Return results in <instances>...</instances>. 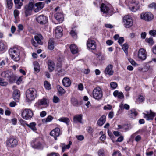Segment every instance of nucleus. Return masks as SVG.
I'll return each mask as SVG.
<instances>
[{
	"label": "nucleus",
	"instance_id": "nucleus-1",
	"mask_svg": "<svg viewBox=\"0 0 156 156\" xmlns=\"http://www.w3.org/2000/svg\"><path fill=\"white\" fill-rule=\"evenodd\" d=\"M21 49V48L17 47L11 48L9 49V53L12 59L16 62L20 60Z\"/></svg>",
	"mask_w": 156,
	"mask_h": 156
},
{
	"label": "nucleus",
	"instance_id": "nucleus-2",
	"mask_svg": "<svg viewBox=\"0 0 156 156\" xmlns=\"http://www.w3.org/2000/svg\"><path fill=\"white\" fill-rule=\"evenodd\" d=\"M31 145L35 149H42L44 147L43 140L40 137L34 138L31 142Z\"/></svg>",
	"mask_w": 156,
	"mask_h": 156
},
{
	"label": "nucleus",
	"instance_id": "nucleus-3",
	"mask_svg": "<svg viewBox=\"0 0 156 156\" xmlns=\"http://www.w3.org/2000/svg\"><path fill=\"white\" fill-rule=\"evenodd\" d=\"M37 97V91L34 88H30L26 91V97L27 101L33 100Z\"/></svg>",
	"mask_w": 156,
	"mask_h": 156
},
{
	"label": "nucleus",
	"instance_id": "nucleus-4",
	"mask_svg": "<svg viewBox=\"0 0 156 156\" xmlns=\"http://www.w3.org/2000/svg\"><path fill=\"white\" fill-rule=\"evenodd\" d=\"M93 97L96 100H100L103 96V93L101 88L99 87L94 88L92 92Z\"/></svg>",
	"mask_w": 156,
	"mask_h": 156
},
{
	"label": "nucleus",
	"instance_id": "nucleus-5",
	"mask_svg": "<svg viewBox=\"0 0 156 156\" xmlns=\"http://www.w3.org/2000/svg\"><path fill=\"white\" fill-rule=\"evenodd\" d=\"M18 144V140L13 137L9 138L6 141V146L8 147L14 148L16 147Z\"/></svg>",
	"mask_w": 156,
	"mask_h": 156
},
{
	"label": "nucleus",
	"instance_id": "nucleus-6",
	"mask_svg": "<svg viewBox=\"0 0 156 156\" xmlns=\"http://www.w3.org/2000/svg\"><path fill=\"white\" fill-rule=\"evenodd\" d=\"M33 114L31 110L29 109H26L23 111L21 115L23 119L28 120L32 118Z\"/></svg>",
	"mask_w": 156,
	"mask_h": 156
},
{
	"label": "nucleus",
	"instance_id": "nucleus-7",
	"mask_svg": "<svg viewBox=\"0 0 156 156\" xmlns=\"http://www.w3.org/2000/svg\"><path fill=\"white\" fill-rule=\"evenodd\" d=\"M123 22L126 28H129L133 25V22L132 18L129 16L127 15L124 17Z\"/></svg>",
	"mask_w": 156,
	"mask_h": 156
},
{
	"label": "nucleus",
	"instance_id": "nucleus-8",
	"mask_svg": "<svg viewBox=\"0 0 156 156\" xmlns=\"http://www.w3.org/2000/svg\"><path fill=\"white\" fill-rule=\"evenodd\" d=\"M2 76L3 77L7 78V80L10 82H12L15 79V76L13 73L11 71H7L2 73Z\"/></svg>",
	"mask_w": 156,
	"mask_h": 156
},
{
	"label": "nucleus",
	"instance_id": "nucleus-9",
	"mask_svg": "<svg viewBox=\"0 0 156 156\" xmlns=\"http://www.w3.org/2000/svg\"><path fill=\"white\" fill-rule=\"evenodd\" d=\"M153 17V14L149 12H143L140 14V19L147 21H151Z\"/></svg>",
	"mask_w": 156,
	"mask_h": 156
},
{
	"label": "nucleus",
	"instance_id": "nucleus-10",
	"mask_svg": "<svg viewBox=\"0 0 156 156\" xmlns=\"http://www.w3.org/2000/svg\"><path fill=\"white\" fill-rule=\"evenodd\" d=\"M101 11L103 14H106L107 16H110L112 14H110L111 11L108 6L104 3H102L100 7Z\"/></svg>",
	"mask_w": 156,
	"mask_h": 156
},
{
	"label": "nucleus",
	"instance_id": "nucleus-11",
	"mask_svg": "<svg viewBox=\"0 0 156 156\" xmlns=\"http://www.w3.org/2000/svg\"><path fill=\"white\" fill-rule=\"evenodd\" d=\"M34 4L33 3L31 2L29 3L28 5H26L25 6V13L26 16L27 17L30 15L31 11L34 8Z\"/></svg>",
	"mask_w": 156,
	"mask_h": 156
},
{
	"label": "nucleus",
	"instance_id": "nucleus-12",
	"mask_svg": "<svg viewBox=\"0 0 156 156\" xmlns=\"http://www.w3.org/2000/svg\"><path fill=\"white\" fill-rule=\"evenodd\" d=\"M12 89L14 90L13 93V98L14 100L17 102L19 101L20 97V91L16 89L15 86L12 87Z\"/></svg>",
	"mask_w": 156,
	"mask_h": 156
},
{
	"label": "nucleus",
	"instance_id": "nucleus-13",
	"mask_svg": "<svg viewBox=\"0 0 156 156\" xmlns=\"http://www.w3.org/2000/svg\"><path fill=\"white\" fill-rule=\"evenodd\" d=\"M37 21L41 25L45 24L47 23L48 20L45 16L41 15L38 16L37 18Z\"/></svg>",
	"mask_w": 156,
	"mask_h": 156
},
{
	"label": "nucleus",
	"instance_id": "nucleus-14",
	"mask_svg": "<svg viewBox=\"0 0 156 156\" xmlns=\"http://www.w3.org/2000/svg\"><path fill=\"white\" fill-rule=\"evenodd\" d=\"M138 58L141 60H145L147 57L146 51L143 48L140 49L138 52Z\"/></svg>",
	"mask_w": 156,
	"mask_h": 156
},
{
	"label": "nucleus",
	"instance_id": "nucleus-15",
	"mask_svg": "<svg viewBox=\"0 0 156 156\" xmlns=\"http://www.w3.org/2000/svg\"><path fill=\"white\" fill-rule=\"evenodd\" d=\"M87 47L89 49L94 50L96 48V44L94 41L89 39L87 44Z\"/></svg>",
	"mask_w": 156,
	"mask_h": 156
},
{
	"label": "nucleus",
	"instance_id": "nucleus-16",
	"mask_svg": "<svg viewBox=\"0 0 156 156\" xmlns=\"http://www.w3.org/2000/svg\"><path fill=\"white\" fill-rule=\"evenodd\" d=\"M131 3L133 5L129 7V9L132 11L135 12L140 8L138 5L139 2L136 1H132Z\"/></svg>",
	"mask_w": 156,
	"mask_h": 156
},
{
	"label": "nucleus",
	"instance_id": "nucleus-17",
	"mask_svg": "<svg viewBox=\"0 0 156 156\" xmlns=\"http://www.w3.org/2000/svg\"><path fill=\"white\" fill-rule=\"evenodd\" d=\"M44 6V2H40L37 3L35 4V6H34V10L35 12H38L41 9H42Z\"/></svg>",
	"mask_w": 156,
	"mask_h": 156
},
{
	"label": "nucleus",
	"instance_id": "nucleus-18",
	"mask_svg": "<svg viewBox=\"0 0 156 156\" xmlns=\"http://www.w3.org/2000/svg\"><path fill=\"white\" fill-rule=\"evenodd\" d=\"M113 67V66L112 65H108L104 71L105 74L109 76L112 75L114 73V71L112 70Z\"/></svg>",
	"mask_w": 156,
	"mask_h": 156
},
{
	"label": "nucleus",
	"instance_id": "nucleus-19",
	"mask_svg": "<svg viewBox=\"0 0 156 156\" xmlns=\"http://www.w3.org/2000/svg\"><path fill=\"white\" fill-rule=\"evenodd\" d=\"M61 134L60 129L58 128H56L52 130L50 133V135L53 136L55 140L57 139V137L58 136Z\"/></svg>",
	"mask_w": 156,
	"mask_h": 156
},
{
	"label": "nucleus",
	"instance_id": "nucleus-20",
	"mask_svg": "<svg viewBox=\"0 0 156 156\" xmlns=\"http://www.w3.org/2000/svg\"><path fill=\"white\" fill-rule=\"evenodd\" d=\"M144 118H146V119L148 120H152L153 118L155 116V114L150 110V112H147V113H143Z\"/></svg>",
	"mask_w": 156,
	"mask_h": 156
},
{
	"label": "nucleus",
	"instance_id": "nucleus-21",
	"mask_svg": "<svg viewBox=\"0 0 156 156\" xmlns=\"http://www.w3.org/2000/svg\"><path fill=\"white\" fill-rule=\"evenodd\" d=\"M23 122V125L25 124L27 127L30 128L33 131H35L37 130V128L36 127V124L35 122H32L30 123V124H27L26 123V121L22 120L20 121L21 123H22V122Z\"/></svg>",
	"mask_w": 156,
	"mask_h": 156
},
{
	"label": "nucleus",
	"instance_id": "nucleus-22",
	"mask_svg": "<svg viewBox=\"0 0 156 156\" xmlns=\"http://www.w3.org/2000/svg\"><path fill=\"white\" fill-rule=\"evenodd\" d=\"M62 29L61 26L56 27L55 30V36L57 38L61 37L62 35Z\"/></svg>",
	"mask_w": 156,
	"mask_h": 156
},
{
	"label": "nucleus",
	"instance_id": "nucleus-23",
	"mask_svg": "<svg viewBox=\"0 0 156 156\" xmlns=\"http://www.w3.org/2000/svg\"><path fill=\"white\" fill-rule=\"evenodd\" d=\"M83 115H77L73 117V122L75 123H76L79 122L80 123H82Z\"/></svg>",
	"mask_w": 156,
	"mask_h": 156
},
{
	"label": "nucleus",
	"instance_id": "nucleus-24",
	"mask_svg": "<svg viewBox=\"0 0 156 156\" xmlns=\"http://www.w3.org/2000/svg\"><path fill=\"white\" fill-rule=\"evenodd\" d=\"M63 85L66 87H69L71 84V82L70 79L67 77H65L62 80Z\"/></svg>",
	"mask_w": 156,
	"mask_h": 156
},
{
	"label": "nucleus",
	"instance_id": "nucleus-25",
	"mask_svg": "<svg viewBox=\"0 0 156 156\" xmlns=\"http://www.w3.org/2000/svg\"><path fill=\"white\" fill-rule=\"evenodd\" d=\"M56 19L58 21L59 23H62L64 20V17L62 14L61 13H57L55 15Z\"/></svg>",
	"mask_w": 156,
	"mask_h": 156
},
{
	"label": "nucleus",
	"instance_id": "nucleus-26",
	"mask_svg": "<svg viewBox=\"0 0 156 156\" xmlns=\"http://www.w3.org/2000/svg\"><path fill=\"white\" fill-rule=\"evenodd\" d=\"M72 144V142L70 141H69V144L66 145L65 143H62L60 144V147H62V152L65 151L66 149H69L70 147V145Z\"/></svg>",
	"mask_w": 156,
	"mask_h": 156
},
{
	"label": "nucleus",
	"instance_id": "nucleus-27",
	"mask_svg": "<svg viewBox=\"0 0 156 156\" xmlns=\"http://www.w3.org/2000/svg\"><path fill=\"white\" fill-rule=\"evenodd\" d=\"M129 117L131 118L134 119L137 115V112L135 109H133L128 111Z\"/></svg>",
	"mask_w": 156,
	"mask_h": 156
},
{
	"label": "nucleus",
	"instance_id": "nucleus-28",
	"mask_svg": "<svg viewBox=\"0 0 156 156\" xmlns=\"http://www.w3.org/2000/svg\"><path fill=\"white\" fill-rule=\"evenodd\" d=\"M24 0H14L15 7L17 9H20L23 5Z\"/></svg>",
	"mask_w": 156,
	"mask_h": 156
},
{
	"label": "nucleus",
	"instance_id": "nucleus-29",
	"mask_svg": "<svg viewBox=\"0 0 156 156\" xmlns=\"http://www.w3.org/2000/svg\"><path fill=\"white\" fill-rule=\"evenodd\" d=\"M35 40L37 41L38 44L40 45H42L43 42L41 40L43 39V37L41 34H38L34 36Z\"/></svg>",
	"mask_w": 156,
	"mask_h": 156
},
{
	"label": "nucleus",
	"instance_id": "nucleus-30",
	"mask_svg": "<svg viewBox=\"0 0 156 156\" xmlns=\"http://www.w3.org/2000/svg\"><path fill=\"white\" fill-rule=\"evenodd\" d=\"M106 116L105 115H103L100 118L97 122V124L100 126H102L105 122Z\"/></svg>",
	"mask_w": 156,
	"mask_h": 156
},
{
	"label": "nucleus",
	"instance_id": "nucleus-31",
	"mask_svg": "<svg viewBox=\"0 0 156 156\" xmlns=\"http://www.w3.org/2000/svg\"><path fill=\"white\" fill-rule=\"evenodd\" d=\"M113 94L115 97H117L119 99H122L124 97L123 93L122 92H119L118 90L114 91Z\"/></svg>",
	"mask_w": 156,
	"mask_h": 156
},
{
	"label": "nucleus",
	"instance_id": "nucleus-32",
	"mask_svg": "<svg viewBox=\"0 0 156 156\" xmlns=\"http://www.w3.org/2000/svg\"><path fill=\"white\" fill-rule=\"evenodd\" d=\"M49 70L52 72L54 69L55 64L54 62L51 60H49L48 63Z\"/></svg>",
	"mask_w": 156,
	"mask_h": 156
},
{
	"label": "nucleus",
	"instance_id": "nucleus-33",
	"mask_svg": "<svg viewBox=\"0 0 156 156\" xmlns=\"http://www.w3.org/2000/svg\"><path fill=\"white\" fill-rule=\"evenodd\" d=\"M70 48L71 51L73 54H75L78 52V48L75 44L71 45Z\"/></svg>",
	"mask_w": 156,
	"mask_h": 156
},
{
	"label": "nucleus",
	"instance_id": "nucleus-34",
	"mask_svg": "<svg viewBox=\"0 0 156 156\" xmlns=\"http://www.w3.org/2000/svg\"><path fill=\"white\" fill-rule=\"evenodd\" d=\"M53 117L51 115H48L46 118L43 119L42 120V122L44 123L51 122L53 119Z\"/></svg>",
	"mask_w": 156,
	"mask_h": 156
},
{
	"label": "nucleus",
	"instance_id": "nucleus-35",
	"mask_svg": "<svg viewBox=\"0 0 156 156\" xmlns=\"http://www.w3.org/2000/svg\"><path fill=\"white\" fill-rule=\"evenodd\" d=\"M58 120L60 122L65 123L68 125L69 124L70 121L69 119L66 117H61L59 118Z\"/></svg>",
	"mask_w": 156,
	"mask_h": 156
},
{
	"label": "nucleus",
	"instance_id": "nucleus-36",
	"mask_svg": "<svg viewBox=\"0 0 156 156\" xmlns=\"http://www.w3.org/2000/svg\"><path fill=\"white\" fill-rule=\"evenodd\" d=\"M145 101V98L142 95H139L136 101V103L140 104L144 102Z\"/></svg>",
	"mask_w": 156,
	"mask_h": 156
},
{
	"label": "nucleus",
	"instance_id": "nucleus-37",
	"mask_svg": "<svg viewBox=\"0 0 156 156\" xmlns=\"http://www.w3.org/2000/svg\"><path fill=\"white\" fill-rule=\"evenodd\" d=\"M54 43L53 39H50L48 43V47L49 49L52 50L54 48Z\"/></svg>",
	"mask_w": 156,
	"mask_h": 156
},
{
	"label": "nucleus",
	"instance_id": "nucleus-38",
	"mask_svg": "<svg viewBox=\"0 0 156 156\" xmlns=\"http://www.w3.org/2000/svg\"><path fill=\"white\" fill-rule=\"evenodd\" d=\"M7 45L5 42L0 41V51H2L6 48Z\"/></svg>",
	"mask_w": 156,
	"mask_h": 156
},
{
	"label": "nucleus",
	"instance_id": "nucleus-39",
	"mask_svg": "<svg viewBox=\"0 0 156 156\" xmlns=\"http://www.w3.org/2000/svg\"><path fill=\"white\" fill-rule=\"evenodd\" d=\"M34 71L37 72H38L40 70V67L39 66V64L37 62H35L34 63Z\"/></svg>",
	"mask_w": 156,
	"mask_h": 156
},
{
	"label": "nucleus",
	"instance_id": "nucleus-40",
	"mask_svg": "<svg viewBox=\"0 0 156 156\" xmlns=\"http://www.w3.org/2000/svg\"><path fill=\"white\" fill-rule=\"evenodd\" d=\"M57 88L58 90L59 93L61 94H64L65 92V91L62 87L59 85H58L57 86Z\"/></svg>",
	"mask_w": 156,
	"mask_h": 156
},
{
	"label": "nucleus",
	"instance_id": "nucleus-41",
	"mask_svg": "<svg viewBox=\"0 0 156 156\" xmlns=\"http://www.w3.org/2000/svg\"><path fill=\"white\" fill-rule=\"evenodd\" d=\"M47 103V100L45 98H43L38 101V105H46Z\"/></svg>",
	"mask_w": 156,
	"mask_h": 156
},
{
	"label": "nucleus",
	"instance_id": "nucleus-42",
	"mask_svg": "<svg viewBox=\"0 0 156 156\" xmlns=\"http://www.w3.org/2000/svg\"><path fill=\"white\" fill-rule=\"evenodd\" d=\"M128 47V44L126 43H125L122 46V48L126 54H127Z\"/></svg>",
	"mask_w": 156,
	"mask_h": 156
},
{
	"label": "nucleus",
	"instance_id": "nucleus-43",
	"mask_svg": "<svg viewBox=\"0 0 156 156\" xmlns=\"http://www.w3.org/2000/svg\"><path fill=\"white\" fill-rule=\"evenodd\" d=\"M9 9H11L13 5L12 0H6Z\"/></svg>",
	"mask_w": 156,
	"mask_h": 156
},
{
	"label": "nucleus",
	"instance_id": "nucleus-44",
	"mask_svg": "<svg viewBox=\"0 0 156 156\" xmlns=\"http://www.w3.org/2000/svg\"><path fill=\"white\" fill-rule=\"evenodd\" d=\"M117 83L115 82H111L110 83V86L112 89H115L117 87Z\"/></svg>",
	"mask_w": 156,
	"mask_h": 156
},
{
	"label": "nucleus",
	"instance_id": "nucleus-45",
	"mask_svg": "<svg viewBox=\"0 0 156 156\" xmlns=\"http://www.w3.org/2000/svg\"><path fill=\"white\" fill-rule=\"evenodd\" d=\"M98 156H105L104 151L102 149L98 151Z\"/></svg>",
	"mask_w": 156,
	"mask_h": 156
},
{
	"label": "nucleus",
	"instance_id": "nucleus-46",
	"mask_svg": "<svg viewBox=\"0 0 156 156\" xmlns=\"http://www.w3.org/2000/svg\"><path fill=\"white\" fill-rule=\"evenodd\" d=\"M44 86L45 88L47 90H50L51 88L50 84L47 81L44 82Z\"/></svg>",
	"mask_w": 156,
	"mask_h": 156
},
{
	"label": "nucleus",
	"instance_id": "nucleus-47",
	"mask_svg": "<svg viewBox=\"0 0 156 156\" xmlns=\"http://www.w3.org/2000/svg\"><path fill=\"white\" fill-rule=\"evenodd\" d=\"M71 101L72 103L74 106H76L78 104V102L77 99L74 98H72Z\"/></svg>",
	"mask_w": 156,
	"mask_h": 156
},
{
	"label": "nucleus",
	"instance_id": "nucleus-48",
	"mask_svg": "<svg viewBox=\"0 0 156 156\" xmlns=\"http://www.w3.org/2000/svg\"><path fill=\"white\" fill-rule=\"evenodd\" d=\"M8 84V83L4 81V79L1 78L0 80V85L2 86H6Z\"/></svg>",
	"mask_w": 156,
	"mask_h": 156
},
{
	"label": "nucleus",
	"instance_id": "nucleus-49",
	"mask_svg": "<svg viewBox=\"0 0 156 156\" xmlns=\"http://www.w3.org/2000/svg\"><path fill=\"white\" fill-rule=\"evenodd\" d=\"M150 66L148 64H146L143 67V72H146L147 71L150 69Z\"/></svg>",
	"mask_w": 156,
	"mask_h": 156
},
{
	"label": "nucleus",
	"instance_id": "nucleus-50",
	"mask_svg": "<svg viewBox=\"0 0 156 156\" xmlns=\"http://www.w3.org/2000/svg\"><path fill=\"white\" fill-rule=\"evenodd\" d=\"M122 154L120 151H114L113 154L112 156H121Z\"/></svg>",
	"mask_w": 156,
	"mask_h": 156
},
{
	"label": "nucleus",
	"instance_id": "nucleus-51",
	"mask_svg": "<svg viewBox=\"0 0 156 156\" xmlns=\"http://www.w3.org/2000/svg\"><path fill=\"white\" fill-rule=\"evenodd\" d=\"M97 58L99 60L101 61L105 59V56L103 55H102L101 53H99L98 54Z\"/></svg>",
	"mask_w": 156,
	"mask_h": 156
},
{
	"label": "nucleus",
	"instance_id": "nucleus-52",
	"mask_svg": "<svg viewBox=\"0 0 156 156\" xmlns=\"http://www.w3.org/2000/svg\"><path fill=\"white\" fill-rule=\"evenodd\" d=\"M146 41L151 44H153V40L152 37H150L149 38H147L145 39Z\"/></svg>",
	"mask_w": 156,
	"mask_h": 156
},
{
	"label": "nucleus",
	"instance_id": "nucleus-53",
	"mask_svg": "<svg viewBox=\"0 0 156 156\" xmlns=\"http://www.w3.org/2000/svg\"><path fill=\"white\" fill-rule=\"evenodd\" d=\"M14 15L15 18L18 16L20 14V12L18 10L15 9L14 11Z\"/></svg>",
	"mask_w": 156,
	"mask_h": 156
},
{
	"label": "nucleus",
	"instance_id": "nucleus-54",
	"mask_svg": "<svg viewBox=\"0 0 156 156\" xmlns=\"http://www.w3.org/2000/svg\"><path fill=\"white\" fill-rule=\"evenodd\" d=\"M59 101V98L57 96H54L53 98V102L55 103H57Z\"/></svg>",
	"mask_w": 156,
	"mask_h": 156
},
{
	"label": "nucleus",
	"instance_id": "nucleus-55",
	"mask_svg": "<svg viewBox=\"0 0 156 156\" xmlns=\"http://www.w3.org/2000/svg\"><path fill=\"white\" fill-rule=\"evenodd\" d=\"M149 33L150 35L155 36L156 35V30H151L149 32Z\"/></svg>",
	"mask_w": 156,
	"mask_h": 156
},
{
	"label": "nucleus",
	"instance_id": "nucleus-56",
	"mask_svg": "<svg viewBox=\"0 0 156 156\" xmlns=\"http://www.w3.org/2000/svg\"><path fill=\"white\" fill-rule=\"evenodd\" d=\"M76 137L78 140L80 141L83 140L84 138V136L82 135L76 136Z\"/></svg>",
	"mask_w": 156,
	"mask_h": 156
},
{
	"label": "nucleus",
	"instance_id": "nucleus-57",
	"mask_svg": "<svg viewBox=\"0 0 156 156\" xmlns=\"http://www.w3.org/2000/svg\"><path fill=\"white\" fill-rule=\"evenodd\" d=\"M124 40L123 37H120L119 39L118 42L121 45L124 42Z\"/></svg>",
	"mask_w": 156,
	"mask_h": 156
},
{
	"label": "nucleus",
	"instance_id": "nucleus-58",
	"mask_svg": "<svg viewBox=\"0 0 156 156\" xmlns=\"http://www.w3.org/2000/svg\"><path fill=\"white\" fill-rule=\"evenodd\" d=\"M155 4L154 3H152L148 5V7L150 9H153L154 8L155 9Z\"/></svg>",
	"mask_w": 156,
	"mask_h": 156
},
{
	"label": "nucleus",
	"instance_id": "nucleus-59",
	"mask_svg": "<svg viewBox=\"0 0 156 156\" xmlns=\"http://www.w3.org/2000/svg\"><path fill=\"white\" fill-rule=\"evenodd\" d=\"M5 113L6 115L9 116L10 115L11 112L9 109L7 108V109L5 110Z\"/></svg>",
	"mask_w": 156,
	"mask_h": 156
},
{
	"label": "nucleus",
	"instance_id": "nucleus-60",
	"mask_svg": "<svg viewBox=\"0 0 156 156\" xmlns=\"http://www.w3.org/2000/svg\"><path fill=\"white\" fill-rule=\"evenodd\" d=\"M123 136L120 135V136L118 138L116 141L117 142H121L123 140Z\"/></svg>",
	"mask_w": 156,
	"mask_h": 156
},
{
	"label": "nucleus",
	"instance_id": "nucleus-61",
	"mask_svg": "<svg viewBox=\"0 0 156 156\" xmlns=\"http://www.w3.org/2000/svg\"><path fill=\"white\" fill-rule=\"evenodd\" d=\"M47 113L45 111H42L40 113V116L41 117H43L45 116L46 115Z\"/></svg>",
	"mask_w": 156,
	"mask_h": 156
},
{
	"label": "nucleus",
	"instance_id": "nucleus-62",
	"mask_svg": "<svg viewBox=\"0 0 156 156\" xmlns=\"http://www.w3.org/2000/svg\"><path fill=\"white\" fill-rule=\"evenodd\" d=\"M113 134L116 136H118L121 135V133L117 131H114L113 132Z\"/></svg>",
	"mask_w": 156,
	"mask_h": 156
},
{
	"label": "nucleus",
	"instance_id": "nucleus-63",
	"mask_svg": "<svg viewBox=\"0 0 156 156\" xmlns=\"http://www.w3.org/2000/svg\"><path fill=\"white\" fill-rule=\"evenodd\" d=\"M47 156H59V155L57 153H52L48 154Z\"/></svg>",
	"mask_w": 156,
	"mask_h": 156
},
{
	"label": "nucleus",
	"instance_id": "nucleus-64",
	"mask_svg": "<svg viewBox=\"0 0 156 156\" xmlns=\"http://www.w3.org/2000/svg\"><path fill=\"white\" fill-rule=\"evenodd\" d=\"M17 105L16 103L14 101H12L9 103V106L12 107H14L15 106Z\"/></svg>",
	"mask_w": 156,
	"mask_h": 156
}]
</instances>
